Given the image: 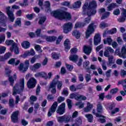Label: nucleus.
<instances>
[{
    "mask_svg": "<svg viewBox=\"0 0 126 126\" xmlns=\"http://www.w3.org/2000/svg\"><path fill=\"white\" fill-rule=\"evenodd\" d=\"M97 7V2L95 0L90 1L88 4V2H86L83 6L82 14L84 15L87 14L88 17L85 19L84 23L78 22L75 25V28H81L85 26L86 24L90 23L91 15L96 14V8Z\"/></svg>",
    "mask_w": 126,
    "mask_h": 126,
    "instance_id": "nucleus-1",
    "label": "nucleus"
},
{
    "mask_svg": "<svg viewBox=\"0 0 126 126\" xmlns=\"http://www.w3.org/2000/svg\"><path fill=\"white\" fill-rule=\"evenodd\" d=\"M52 15L58 18L60 20H65V21H69L71 19V15L68 12L63 11V10L53 11L51 12Z\"/></svg>",
    "mask_w": 126,
    "mask_h": 126,
    "instance_id": "nucleus-2",
    "label": "nucleus"
},
{
    "mask_svg": "<svg viewBox=\"0 0 126 126\" xmlns=\"http://www.w3.org/2000/svg\"><path fill=\"white\" fill-rule=\"evenodd\" d=\"M24 89V78L20 80V83L16 84L13 88V95L20 94Z\"/></svg>",
    "mask_w": 126,
    "mask_h": 126,
    "instance_id": "nucleus-3",
    "label": "nucleus"
},
{
    "mask_svg": "<svg viewBox=\"0 0 126 126\" xmlns=\"http://www.w3.org/2000/svg\"><path fill=\"white\" fill-rule=\"evenodd\" d=\"M5 44L7 46L12 45L11 47L10 48V51H11V52L14 51V53L16 55L19 54V49H18V47H17V44L14 42L13 40H7L5 41Z\"/></svg>",
    "mask_w": 126,
    "mask_h": 126,
    "instance_id": "nucleus-4",
    "label": "nucleus"
},
{
    "mask_svg": "<svg viewBox=\"0 0 126 126\" xmlns=\"http://www.w3.org/2000/svg\"><path fill=\"white\" fill-rule=\"evenodd\" d=\"M44 0H39L38 1V5L40 7H41L42 9H44L45 8V11L49 12V11H51V9L50 8V6H51V4L49 1H46L44 3V4H43V1Z\"/></svg>",
    "mask_w": 126,
    "mask_h": 126,
    "instance_id": "nucleus-5",
    "label": "nucleus"
},
{
    "mask_svg": "<svg viewBox=\"0 0 126 126\" xmlns=\"http://www.w3.org/2000/svg\"><path fill=\"white\" fill-rule=\"evenodd\" d=\"M96 26L94 23H92L90 25H89L88 30L86 31V39H88L89 37H90V35L92 34V33L94 32V31L95 30V28H96Z\"/></svg>",
    "mask_w": 126,
    "mask_h": 126,
    "instance_id": "nucleus-6",
    "label": "nucleus"
},
{
    "mask_svg": "<svg viewBox=\"0 0 126 126\" xmlns=\"http://www.w3.org/2000/svg\"><path fill=\"white\" fill-rule=\"evenodd\" d=\"M115 55L119 56L120 58L126 59V46H124L121 49V53L120 52V49H117L115 51Z\"/></svg>",
    "mask_w": 126,
    "mask_h": 126,
    "instance_id": "nucleus-7",
    "label": "nucleus"
},
{
    "mask_svg": "<svg viewBox=\"0 0 126 126\" xmlns=\"http://www.w3.org/2000/svg\"><path fill=\"white\" fill-rule=\"evenodd\" d=\"M29 60H26L24 62V63H21L20 64L19 69L22 72H25L28 69V67H29Z\"/></svg>",
    "mask_w": 126,
    "mask_h": 126,
    "instance_id": "nucleus-8",
    "label": "nucleus"
},
{
    "mask_svg": "<svg viewBox=\"0 0 126 126\" xmlns=\"http://www.w3.org/2000/svg\"><path fill=\"white\" fill-rule=\"evenodd\" d=\"M59 78H60V76L57 75L56 78L52 81L51 83L55 84V87H57L58 90H61L62 89V87L63 86V81H59Z\"/></svg>",
    "mask_w": 126,
    "mask_h": 126,
    "instance_id": "nucleus-9",
    "label": "nucleus"
},
{
    "mask_svg": "<svg viewBox=\"0 0 126 126\" xmlns=\"http://www.w3.org/2000/svg\"><path fill=\"white\" fill-rule=\"evenodd\" d=\"M6 12L8 15L10 21H11V22H13L14 21V19H15V17H14L13 12L10 10V6L6 8Z\"/></svg>",
    "mask_w": 126,
    "mask_h": 126,
    "instance_id": "nucleus-10",
    "label": "nucleus"
},
{
    "mask_svg": "<svg viewBox=\"0 0 126 126\" xmlns=\"http://www.w3.org/2000/svg\"><path fill=\"white\" fill-rule=\"evenodd\" d=\"M37 84V80L34 78H31L27 82L28 88H34Z\"/></svg>",
    "mask_w": 126,
    "mask_h": 126,
    "instance_id": "nucleus-11",
    "label": "nucleus"
},
{
    "mask_svg": "<svg viewBox=\"0 0 126 126\" xmlns=\"http://www.w3.org/2000/svg\"><path fill=\"white\" fill-rule=\"evenodd\" d=\"M70 120L69 117L66 115L57 117V121L58 123H60V124L63 123V122H64L65 124H67V123L69 122Z\"/></svg>",
    "mask_w": 126,
    "mask_h": 126,
    "instance_id": "nucleus-12",
    "label": "nucleus"
},
{
    "mask_svg": "<svg viewBox=\"0 0 126 126\" xmlns=\"http://www.w3.org/2000/svg\"><path fill=\"white\" fill-rule=\"evenodd\" d=\"M63 29L64 33L66 34L68 33L72 29V23L68 22L64 24L63 26Z\"/></svg>",
    "mask_w": 126,
    "mask_h": 126,
    "instance_id": "nucleus-13",
    "label": "nucleus"
},
{
    "mask_svg": "<svg viewBox=\"0 0 126 126\" xmlns=\"http://www.w3.org/2000/svg\"><path fill=\"white\" fill-rule=\"evenodd\" d=\"M58 107V102L55 101L52 105L51 106V108L50 109L48 116V117H51L56 112V110H57V108Z\"/></svg>",
    "mask_w": 126,
    "mask_h": 126,
    "instance_id": "nucleus-14",
    "label": "nucleus"
},
{
    "mask_svg": "<svg viewBox=\"0 0 126 126\" xmlns=\"http://www.w3.org/2000/svg\"><path fill=\"white\" fill-rule=\"evenodd\" d=\"M57 114H59V115H63L65 112V103L63 102L60 105L57 110Z\"/></svg>",
    "mask_w": 126,
    "mask_h": 126,
    "instance_id": "nucleus-15",
    "label": "nucleus"
},
{
    "mask_svg": "<svg viewBox=\"0 0 126 126\" xmlns=\"http://www.w3.org/2000/svg\"><path fill=\"white\" fill-rule=\"evenodd\" d=\"M6 21V16L3 13L0 11V24L3 23V25H1L3 27H5L6 25L5 24V21Z\"/></svg>",
    "mask_w": 126,
    "mask_h": 126,
    "instance_id": "nucleus-16",
    "label": "nucleus"
},
{
    "mask_svg": "<svg viewBox=\"0 0 126 126\" xmlns=\"http://www.w3.org/2000/svg\"><path fill=\"white\" fill-rule=\"evenodd\" d=\"M19 114V111H16L13 112L11 115V119L13 123H17L18 121V115Z\"/></svg>",
    "mask_w": 126,
    "mask_h": 126,
    "instance_id": "nucleus-17",
    "label": "nucleus"
},
{
    "mask_svg": "<svg viewBox=\"0 0 126 126\" xmlns=\"http://www.w3.org/2000/svg\"><path fill=\"white\" fill-rule=\"evenodd\" d=\"M35 55V51L34 49H32L31 51H28L25 52L23 55H21V57L23 58V59H26L28 57L30 56H34Z\"/></svg>",
    "mask_w": 126,
    "mask_h": 126,
    "instance_id": "nucleus-18",
    "label": "nucleus"
},
{
    "mask_svg": "<svg viewBox=\"0 0 126 126\" xmlns=\"http://www.w3.org/2000/svg\"><path fill=\"white\" fill-rule=\"evenodd\" d=\"M110 54L114 53V49L110 46H107L105 48V51L104 52V57H109Z\"/></svg>",
    "mask_w": 126,
    "mask_h": 126,
    "instance_id": "nucleus-19",
    "label": "nucleus"
},
{
    "mask_svg": "<svg viewBox=\"0 0 126 126\" xmlns=\"http://www.w3.org/2000/svg\"><path fill=\"white\" fill-rule=\"evenodd\" d=\"M70 98L71 99H75L77 101H82V100L86 99L85 96L81 95H71Z\"/></svg>",
    "mask_w": 126,
    "mask_h": 126,
    "instance_id": "nucleus-20",
    "label": "nucleus"
},
{
    "mask_svg": "<svg viewBox=\"0 0 126 126\" xmlns=\"http://www.w3.org/2000/svg\"><path fill=\"white\" fill-rule=\"evenodd\" d=\"M47 90L48 91H51L52 94H56L57 92V87H56V84H53V83H50Z\"/></svg>",
    "mask_w": 126,
    "mask_h": 126,
    "instance_id": "nucleus-21",
    "label": "nucleus"
},
{
    "mask_svg": "<svg viewBox=\"0 0 126 126\" xmlns=\"http://www.w3.org/2000/svg\"><path fill=\"white\" fill-rule=\"evenodd\" d=\"M100 43H101V35L99 33H96L94 37V44L97 46Z\"/></svg>",
    "mask_w": 126,
    "mask_h": 126,
    "instance_id": "nucleus-22",
    "label": "nucleus"
},
{
    "mask_svg": "<svg viewBox=\"0 0 126 126\" xmlns=\"http://www.w3.org/2000/svg\"><path fill=\"white\" fill-rule=\"evenodd\" d=\"M122 17H120L118 19L119 22H125L126 18V9H124L122 13Z\"/></svg>",
    "mask_w": 126,
    "mask_h": 126,
    "instance_id": "nucleus-23",
    "label": "nucleus"
},
{
    "mask_svg": "<svg viewBox=\"0 0 126 126\" xmlns=\"http://www.w3.org/2000/svg\"><path fill=\"white\" fill-rule=\"evenodd\" d=\"M82 125V119L81 117H78L76 119L75 123H73L71 126H80Z\"/></svg>",
    "mask_w": 126,
    "mask_h": 126,
    "instance_id": "nucleus-24",
    "label": "nucleus"
},
{
    "mask_svg": "<svg viewBox=\"0 0 126 126\" xmlns=\"http://www.w3.org/2000/svg\"><path fill=\"white\" fill-rule=\"evenodd\" d=\"M91 51H92V48L91 47L86 45L84 46V52L85 54H86V55H90Z\"/></svg>",
    "mask_w": 126,
    "mask_h": 126,
    "instance_id": "nucleus-25",
    "label": "nucleus"
},
{
    "mask_svg": "<svg viewBox=\"0 0 126 126\" xmlns=\"http://www.w3.org/2000/svg\"><path fill=\"white\" fill-rule=\"evenodd\" d=\"M41 66V63H35L33 66L31 67V69L32 70V71H36V70H37V69H38V68H40Z\"/></svg>",
    "mask_w": 126,
    "mask_h": 126,
    "instance_id": "nucleus-26",
    "label": "nucleus"
},
{
    "mask_svg": "<svg viewBox=\"0 0 126 126\" xmlns=\"http://www.w3.org/2000/svg\"><path fill=\"white\" fill-rule=\"evenodd\" d=\"M8 79L10 83V86H13V84H14V80H16V75L14 74L13 76L9 77Z\"/></svg>",
    "mask_w": 126,
    "mask_h": 126,
    "instance_id": "nucleus-27",
    "label": "nucleus"
},
{
    "mask_svg": "<svg viewBox=\"0 0 126 126\" xmlns=\"http://www.w3.org/2000/svg\"><path fill=\"white\" fill-rule=\"evenodd\" d=\"M64 45L66 52H67V50H69V49H70V45L69 44V40L68 39H66L64 41Z\"/></svg>",
    "mask_w": 126,
    "mask_h": 126,
    "instance_id": "nucleus-28",
    "label": "nucleus"
},
{
    "mask_svg": "<svg viewBox=\"0 0 126 126\" xmlns=\"http://www.w3.org/2000/svg\"><path fill=\"white\" fill-rule=\"evenodd\" d=\"M93 108V105L90 104V103L88 102L87 103V106L86 107H85L84 109V112H90L91 110V109Z\"/></svg>",
    "mask_w": 126,
    "mask_h": 126,
    "instance_id": "nucleus-29",
    "label": "nucleus"
},
{
    "mask_svg": "<svg viewBox=\"0 0 126 126\" xmlns=\"http://www.w3.org/2000/svg\"><path fill=\"white\" fill-rule=\"evenodd\" d=\"M69 60L73 63H76L77 60H78V56L77 55H71L69 57Z\"/></svg>",
    "mask_w": 126,
    "mask_h": 126,
    "instance_id": "nucleus-30",
    "label": "nucleus"
},
{
    "mask_svg": "<svg viewBox=\"0 0 126 126\" xmlns=\"http://www.w3.org/2000/svg\"><path fill=\"white\" fill-rule=\"evenodd\" d=\"M22 47L24 49H29L30 47V43L29 41H24L22 43Z\"/></svg>",
    "mask_w": 126,
    "mask_h": 126,
    "instance_id": "nucleus-31",
    "label": "nucleus"
},
{
    "mask_svg": "<svg viewBox=\"0 0 126 126\" xmlns=\"http://www.w3.org/2000/svg\"><path fill=\"white\" fill-rule=\"evenodd\" d=\"M104 44H108V45H112V43H113V39L111 37H107L106 39L103 40Z\"/></svg>",
    "mask_w": 126,
    "mask_h": 126,
    "instance_id": "nucleus-32",
    "label": "nucleus"
},
{
    "mask_svg": "<svg viewBox=\"0 0 126 126\" xmlns=\"http://www.w3.org/2000/svg\"><path fill=\"white\" fill-rule=\"evenodd\" d=\"M115 107H116V104L114 102H110L108 103L107 109L112 111V110H113Z\"/></svg>",
    "mask_w": 126,
    "mask_h": 126,
    "instance_id": "nucleus-33",
    "label": "nucleus"
},
{
    "mask_svg": "<svg viewBox=\"0 0 126 126\" xmlns=\"http://www.w3.org/2000/svg\"><path fill=\"white\" fill-rule=\"evenodd\" d=\"M81 6V1H77L74 3L73 4V8H79Z\"/></svg>",
    "mask_w": 126,
    "mask_h": 126,
    "instance_id": "nucleus-34",
    "label": "nucleus"
},
{
    "mask_svg": "<svg viewBox=\"0 0 126 126\" xmlns=\"http://www.w3.org/2000/svg\"><path fill=\"white\" fill-rule=\"evenodd\" d=\"M97 113H99L100 114L103 113V106H102V104L100 103L97 104Z\"/></svg>",
    "mask_w": 126,
    "mask_h": 126,
    "instance_id": "nucleus-35",
    "label": "nucleus"
},
{
    "mask_svg": "<svg viewBox=\"0 0 126 126\" xmlns=\"http://www.w3.org/2000/svg\"><path fill=\"white\" fill-rule=\"evenodd\" d=\"M99 118L98 119H97L98 122L99 123H101V124H104V123H106V117L101 115L100 117H98Z\"/></svg>",
    "mask_w": 126,
    "mask_h": 126,
    "instance_id": "nucleus-36",
    "label": "nucleus"
},
{
    "mask_svg": "<svg viewBox=\"0 0 126 126\" xmlns=\"http://www.w3.org/2000/svg\"><path fill=\"white\" fill-rule=\"evenodd\" d=\"M85 117L87 118L89 123H92L93 122V115L92 114H86Z\"/></svg>",
    "mask_w": 126,
    "mask_h": 126,
    "instance_id": "nucleus-37",
    "label": "nucleus"
},
{
    "mask_svg": "<svg viewBox=\"0 0 126 126\" xmlns=\"http://www.w3.org/2000/svg\"><path fill=\"white\" fill-rule=\"evenodd\" d=\"M99 97V99L102 100H104V98H105L108 100H110V99L112 98V95H100Z\"/></svg>",
    "mask_w": 126,
    "mask_h": 126,
    "instance_id": "nucleus-38",
    "label": "nucleus"
},
{
    "mask_svg": "<svg viewBox=\"0 0 126 126\" xmlns=\"http://www.w3.org/2000/svg\"><path fill=\"white\" fill-rule=\"evenodd\" d=\"M115 7H117V4L112 3L110 4L108 6V11H110V10H112V9H114Z\"/></svg>",
    "mask_w": 126,
    "mask_h": 126,
    "instance_id": "nucleus-39",
    "label": "nucleus"
},
{
    "mask_svg": "<svg viewBox=\"0 0 126 126\" xmlns=\"http://www.w3.org/2000/svg\"><path fill=\"white\" fill-rule=\"evenodd\" d=\"M66 103L67 104L68 109L70 110L72 108V100L69 99H67Z\"/></svg>",
    "mask_w": 126,
    "mask_h": 126,
    "instance_id": "nucleus-40",
    "label": "nucleus"
},
{
    "mask_svg": "<svg viewBox=\"0 0 126 126\" xmlns=\"http://www.w3.org/2000/svg\"><path fill=\"white\" fill-rule=\"evenodd\" d=\"M72 35L75 36L77 39H79V38H80V32H79L78 31L73 32Z\"/></svg>",
    "mask_w": 126,
    "mask_h": 126,
    "instance_id": "nucleus-41",
    "label": "nucleus"
},
{
    "mask_svg": "<svg viewBox=\"0 0 126 126\" xmlns=\"http://www.w3.org/2000/svg\"><path fill=\"white\" fill-rule=\"evenodd\" d=\"M57 39L56 36H48L46 37V40L47 42H53Z\"/></svg>",
    "mask_w": 126,
    "mask_h": 126,
    "instance_id": "nucleus-42",
    "label": "nucleus"
},
{
    "mask_svg": "<svg viewBox=\"0 0 126 126\" xmlns=\"http://www.w3.org/2000/svg\"><path fill=\"white\" fill-rule=\"evenodd\" d=\"M106 58H108L109 64H113L114 63V56L109 55L108 57H106Z\"/></svg>",
    "mask_w": 126,
    "mask_h": 126,
    "instance_id": "nucleus-43",
    "label": "nucleus"
},
{
    "mask_svg": "<svg viewBox=\"0 0 126 126\" xmlns=\"http://www.w3.org/2000/svg\"><path fill=\"white\" fill-rule=\"evenodd\" d=\"M108 33L112 35L117 33V29L116 28H113L110 31H108Z\"/></svg>",
    "mask_w": 126,
    "mask_h": 126,
    "instance_id": "nucleus-44",
    "label": "nucleus"
},
{
    "mask_svg": "<svg viewBox=\"0 0 126 126\" xmlns=\"http://www.w3.org/2000/svg\"><path fill=\"white\" fill-rule=\"evenodd\" d=\"M46 19L47 18H46L45 16L41 17L38 22L39 24H42L46 21Z\"/></svg>",
    "mask_w": 126,
    "mask_h": 126,
    "instance_id": "nucleus-45",
    "label": "nucleus"
},
{
    "mask_svg": "<svg viewBox=\"0 0 126 126\" xmlns=\"http://www.w3.org/2000/svg\"><path fill=\"white\" fill-rule=\"evenodd\" d=\"M9 105L11 108H13L14 107V100L13 98H10L9 100Z\"/></svg>",
    "mask_w": 126,
    "mask_h": 126,
    "instance_id": "nucleus-46",
    "label": "nucleus"
},
{
    "mask_svg": "<svg viewBox=\"0 0 126 126\" xmlns=\"http://www.w3.org/2000/svg\"><path fill=\"white\" fill-rule=\"evenodd\" d=\"M40 77H42L45 79H48V75L45 72H40Z\"/></svg>",
    "mask_w": 126,
    "mask_h": 126,
    "instance_id": "nucleus-47",
    "label": "nucleus"
},
{
    "mask_svg": "<svg viewBox=\"0 0 126 126\" xmlns=\"http://www.w3.org/2000/svg\"><path fill=\"white\" fill-rule=\"evenodd\" d=\"M15 26H21V18H18L17 19L16 22H15Z\"/></svg>",
    "mask_w": 126,
    "mask_h": 126,
    "instance_id": "nucleus-48",
    "label": "nucleus"
},
{
    "mask_svg": "<svg viewBox=\"0 0 126 126\" xmlns=\"http://www.w3.org/2000/svg\"><path fill=\"white\" fill-rule=\"evenodd\" d=\"M30 100L31 104H33V102L37 101V97L35 96V95H32L30 97Z\"/></svg>",
    "mask_w": 126,
    "mask_h": 126,
    "instance_id": "nucleus-49",
    "label": "nucleus"
},
{
    "mask_svg": "<svg viewBox=\"0 0 126 126\" xmlns=\"http://www.w3.org/2000/svg\"><path fill=\"white\" fill-rule=\"evenodd\" d=\"M6 50V48L5 47L0 46V55H1V54H4Z\"/></svg>",
    "mask_w": 126,
    "mask_h": 126,
    "instance_id": "nucleus-50",
    "label": "nucleus"
},
{
    "mask_svg": "<svg viewBox=\"0 0 126 126\" xmlns=\"http://www.w3.org/2000/svg\"><path fill=\"white\" fill-rule=\"evenodd\" d=\"M39 57V56H35L32 57L31 59V63L32 64L35 63V62H36V60H37V59H38V58Z\"/></svg>",
    "mask_w": 126,
    "mask_h": 126,
    "instance_id": "nucleus-51",
    "label": "nucleus"
},
{
    "mask_svg": "<svg viewBox=\"0 0 126 126\" xmlns=\"http://www.w3.org/2000/svg\"><path fill=\"white\" fill-rule=\"evenodd\" d=\"M110 15V12H104V14L102 15L101 17V19H105V18H107V17H108V16Z\"/></svg>",
    "mask_w": 126,
    "mask_h": 126,
    "instance_id": "nucleus-52",
    "label": "nucleus"
},
{
    "mask_svg": "<svg viewBox=\"0 0 126 126\" xmlns=\"http://www.w3.org/2000/svg\"><path fill=\"white\" fill-rule=\"evenodd\" d=\"M52 58L54 59V60H58V59H59V55L54 52L52 54Z\"/></svg>",
    "mask_w": 126,
    "mask_h": 126,
    "instance_id": "nucleus-53",
    "label": "nucleus"
},
{
    "mask_svg": "<svg viewBox=\"0 0 126 126\" xmlns=\"http://www.w3.org/2000/svg\"><path fill=\"white\" fill-rule=\"evenodd\" d=\"M85 79L87 83L89 82V81L91 80V75H90V74H86L85 76Z\"/></svg>",
    "mask_w": 126,
    "mask_h": 126,
    "instance_id": "nucleus-54",
    "label": "nucleus"
},
{
    "mask_svg": "<svg viewBox=\"0 0 126 126\" xmlns=\"http://www.w3.org/2000/svg\"><path fill=\"white\" fill-rule=\"evenodd\" d=\"M11 57V53H8L5 54L4 56L3 59L4 60H7V59H9Z\"/></svg>",
    "mask_w": 126,
    "mask_h": 126,
    "instance_id": "nucleus-55",
    "label": "nucleus"
},
{
    "mask_svg": "<svg viewBox=\"0 0 126 126\" xmlns=\"http://www.w3.org/2000/svg\"><path fill=\"white\" fill-rule=\"evenodd\" d=\"M99 26L102 29H103L104 28H106V27H108V24L102 22Z\"/></svg>",
    "mask_w": 126,
    "mask_h": 126,
    "instance_id": "nucleus-56",
    "label": "nucleus"
},
{
    "mask_svg": "<svg viewBox=\"0 0 126 126\" xmlns=\"http://www.w3.org/2000/svg\"><path fill=\"white\" fill-rule=\"evenodd\" d=\"M36 51H39V53H42L43 51L41 50V47L39 45H36L34 47Z\"/></svg>",
    "mask_w": 126,
    "mask_h": 126,
    "instance_id": "nucleus-57",
    "label": "nucleus"
},
{
    "mask_svg": "<svg viewBox=\"0 0 126 126\" xmlns=\"http://www.w3.org/2000/svg\"><path fill=\"white\" fill-rule=\"evenodd\" d=\"M118 91H119V89L118 88L112 89L110 91V93H111V94H116V93H117Z\"/></svg>",
    "mask_w": 126,
    "mask_h": 126,
    "instance_id": "nucleus-58",
    "label": "nucleus"
},
{
    "mask_svg": "<svg viewBox=\"0 0 126 126\" xmlns=\"http://www.w3.org/2000/svg\"><path fill=\"white\" fill-rule=\"evenodd\" d=\"M119 112H120V108H116L111 112V114L112 115H114V114L119 113Z\"/></svg>",
    "mask_w": 126,
    "mask_h": 126,
    "instance_id": "nucleus-59",
    "label": "nucleus"
},
{
    "mask_svg": "<svg viewBox=\"0 0 126 126\" xmlns=\"http://www.w3.org/2000/svg\"><path fill=\"white\" fill-rule=\"evenodd\" d=\"M9 64L14 65L15 63V59H11L8 62Z\"/></svg>",
    "mask_w": 126,
    "mask_h": 126,
    "instance_id": "nucleus-60",
    "label": "nucleus"
},
{
    "mask_svg": "<svg viewBox=\"0 0 126 126\" xmlns=\"http://www.w3.org/2000/svg\"><path fill=\"white\" fill-rule=\"evenodd\" d=\"M55 99V96L53 95H49L47 96V99L48 101H53Z\"/></svg>",
    "mask_w": 126,
    "mask_h": 126,
    "instance_id": "nucleus-61",
    "label": "nucleus"
},
{
    "mask_svg": "<svg viewBox=\"0 0 126 126\" xmlns=\"http://www.w3.org/2000/svg\"><path fill=\"white\" fill-rule=\"evenodd\" d=\"M77 88L75 87V86L74 85H72L71 86H70V90L71 91H72L73 92H74V91H76Z\"/></svg>",
    "mask_w": 126,
    "mask_h": 126,
    "instance_id": "nucleus-62",
    "label": "nucleus"
},
{
    "mask_svg": "<svg viewBox=\"0 0 126 126\" xmlns=\"http://www.w3.org/2000/svg\"><path fill=\"white\" fill-rule=\"evenodd\" d=\"M76 105L77 106H79V109H81V108H83V107H84V103H83L81 102H78L77 103H76Z\"/></svg>",
    "mask_w": 126,
    "mask_h": 126,
    "instance_id": "nucleus-63",
    "label": "nucleus"
},
{
    "mask_svg": "<svg viewBox=\"0 0 126 126\" xmlns=\"http://www.w3.org/2000/svg\"><path fill=\"white\" fill-rule=\"evenodd\" d=\"M63 101H64V97H63L60 96L58 98V103H62V102H63Z\"/></svg>",
    "mask_w": 126,
    "mask_h": 126,
    "instance_id": "nucleus-64",
    "label": "nucleus"
}]
</instances>
